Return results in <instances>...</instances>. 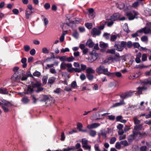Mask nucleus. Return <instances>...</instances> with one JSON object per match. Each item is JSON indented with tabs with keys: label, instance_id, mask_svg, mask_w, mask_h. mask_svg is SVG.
I'll return each instance as SVG.
<instances>
[{
	"label": "nucleus",
	"instance_id": "f257e3e1",
	"mask_svg": "<svg viewBox=\"0 0 151 151\" xmlns=\"http://www.w3.org/2000/svg\"><path fill=\"white\" fill-rule=\"evenodd\" d=\"M96 71L98 73L104 74L108 76H109L110 72L108 71V68H105L104 66L102 65H100L97 68L96 70Z\"/></svg>",
	"mask_w": 151,
	"mask_h": 151
},
{
	"label": "nucleus",
	"instance_id": "f03ea898",
	"mask_svg": "<svg viewBox=\"0 0 151 151\" xmlns=\"http://www.w3.org/2000/svg\"><path fill=\"white\" fill-rule=\"evenodd\" d=\"M21 78V74H19L17 72H15L11 77L12 80L14 82H19L20 81Z\"/></svg>",
	"mask_w": 151,
	"mask_h": 151
},
{
	"label": "nucleus",
	"instance_id": "7ed1b4c3",
	"mask_svg": "<svg viewBox=\"0 0 151 151\" xmlns=\"http://www.w3.org/2000/svg\"><path fill=\"white\" fill-rule=\"evenodd\" d=\"M41 83L39 82H37L34 84V87L35 88V90L36 91L39 93L42 91L43 88L42 87H40Z\"/></svg>",
	"mask_w": 151,
	"mask_h": 151
},
{
	"label": "nucleus",
	"instance_id": "20e7f679",
	"mask_svg": "<svg viewBox=\"0 0 151 151\" xmlns=\"http://www.w3.org/2000/svg\"><path fill=\"white\" fill-rule=\"evenodd\" d=\"M101 32L100 30L96 28H93L91 30V34L93 37L100 35Z\"/></svg>",
	"mask_w": 151,
	"mask_h": 151
},
{
	"label": "nucleus",
	"instance_id": "39448f33",
	"mask_svg": "<svg viewBox=\"0 0 151 151\" xmlns=\"http://www.w3.org/2000/svg\"><path fill=\"white\" fill-rule=\"evenodd\" d=\"M114 47L115 49L118 51H122L124 49V48L122 47V45L120 44V41H117L116 42Z\"/></svg>",
	"mask_w": 151,
	"mask_h": 151
},
{
	"label": "nucleus",
	"instance_id": "423d86ee",
	"mask_svg": "<svg viewBox=\"0 0 151 151\" xmlns=\"http://www.w3.org/2000/svg\"><path fill=\"white\" fill-rule=\"evenodd\" d=\"M24 93L25 94H30L34 91L33 87L32 86H28L27 88L24 89Z\"/></svg>",
	"mask_w": 151,
	"mask_h": 151
},
{
	"label": "nucleus",
	"instance_id": "0eeeda50",
	"mask_svg": "<svg viewBox=\"0 0 151 151\" xmlns=\"http://www.w3.org/2000/svg\"><path fill=\"white\" fill-rule=\"evenodd\" d=\"M88 16L89 18L93 19L95 16V13L93 9L91 8L88 9Z\"/></svg>",
	"mask_w": 151,
	"mask_h": 151
},
{
	"label": "nucleus",
	"instance_id": "6e6552de",
	"mask_svg": "<svg viewBox=\"0 0 151 151\" xmlns=\"http://www.w3.org/2000/svg\"><path fill=\"white\" fill-rule=\"evenodd\" d=\"M1 101L2 102V105H3L7 107H10L12 106V104L11 103L6 100L4 99H1Z\"/></svg>",
	"mask_w": 151,
	"mask_h": 151
},
{
	"label": "nucleus",
	"instance_id": "1a4fd4ad",
	"mask_svg": "<svg viewBox=\"0 0 151 151\" xmlns=\"http://www.w3.org/2000/svg\"><path fill=\"white\" fill-rule=\"evenodd\" d=\"M100 124L98 123H93L87 126V128L88 129L96 128L99 126Z\"/></svg>",
	"mask_w": 151,
	"mask_h": 151
},
{
	"label": "nucleus",
	"instance_id": "9d476101",
	"mask_svg": "<svg viewBox=\"0 0 151 151\" xmlns=\"http://www.w3.org/2000/svg\"><path fill=\"white\" fill-rule=\"evenodd\" d=\"M122 76V73L120 72H117L114 73L110 72V73L109 77H114L115 76H116L117 77H121Z\"/></svg>",
	"mask_w": 151,
	"mask_h": 151
},
{
	"label": "nucleus",
	"instance_id": "9b49d317",
	"mask_svg": "<svg viewBox=\"0 0 151 151\" xmlns=\"http://www.w3.org/2000/svg\"><path fill=\"white\" fill-rule=\"evenodd\" d=\"M90 53L91 57H92L93 61L96 60L98 57V54L96 53L95 51L93 50Z\"/></svg>",
	"mask_w": 151,
	"mask_h": 151
},
{
	"label": "nucleus",
	"instance_id": "f8f14e48",
	"mask_svg": "<svg viewBox=\"0 0 151 151\" xmlns=\"http://www.w3.org/2000/svg\"><path fill=\"white\" fill-rule=\"evenodd\" d=\"M120 14L119 13H116L111 16V19L113 21H115L118 19L120 17Z\"/></svg>",
	"mask_w": 151,
	"mask_h": 151
},
{
	"label": "nucleus",
	"instance_id": "ddd939ff",
	"mask_svg": "<svg viewBox=\"0 0 151 151\" xmlns=\"http://www.w3.org/2000/svg\"><path fill=\"white\" fill-rule=\"evenodd\" d=\"M125 104L123 100H122L120 101L119 102L116 103L114 104L111 106V107H115L119 106Z\"/></svg>",
	"mask_w": 151,
	"mask_h": 151
},
{
	"label": "nucleus",
	"instance_id": "4468645a",
	"mask_svg": "<svg viewBox=\"0 0 151 151\" xmlns=\"http://www.w3.org/2000/svg\"><path fill=\"white\" fill-rule=\"evenodd\" d=\"M32 13L33 12L32 11L29 10V9H26L25 12L26 18L27 19H29L30 16Z\"/></svg>",
	"mask_w": 151,
	"mask_h": 151
},
{
	"label": "nucleus",
	"instance_id": "2eb2a0df",
	"mask_svg": "<svg viewBox=\"0 0 151 151\" xmlns=\"http://www.w3.org/2000/svg\"><path fill=\"white\" fill-rule=\"evenodd\" d=\"M116 119L117 121L120 122L122 123H124L127 122L126 120L122 119V116L121 115L117 116L116 117Z\"/></svg>",
	"mask_w": 151,
	"mask_h": 151
},
{
	"label": "nucleus",
	"instance_id": "dca6fc26",
	"mask_svg": "<svg viewBox=\"0 0 151 151\" xmlns=\"http://www.w3.org/2000/svg\"><path fill=\"white\" fill-rule=\"evenodd\" d=\"M86 45L87 46H88L90 47H92L93 46L94 44L92 40L89 39L87 41Z\"/></svg>",
	"mask_w": 151,
	"mask_h": 151
},
{
	"label": "nucleus",
	"instance_id": "f3484780",
	"mask_svg": "<svg viewBox=\"0 0 151 151\" xmlns=\"http://www.w3.org/2000/svg\"><path fill=\"white\" fill-rule=\"evenodd\" d=\"M108 59L110 60L111 62H114L118 61V58H116V56H111L108 57Z\"/></svg>",
	"mask_w": 151,
	"mask_h": 151
},
{
	"label": "nucleus",
	"instance_id": "a211bd4d",
	"mask_svg": "<svg viewBox=\"0 0 151 151\" xmlns=\"http://www.w3.org/2000/svg\"><path fill=\"white\" fill-rule=\"evenodd\" d=\"M30 100L28 99V97L27 96L23 97L21 101L24 104H28L29 101Z\"/></svg>",
	"mask_w": 151,
	"mask_h": 151
},
{
	"label": "nucleus",
	"instance_id": "6ab92c4d",
	"mask_svg": "<svg viewBox=\"0 0 151 151\" xmlns=\"http://www.w3.org/2000/svg\"><path fill=\"white\" fill-rule=\"evenodd\" d=\"M20 72L19 73H21L22 74V75H21V78L20 81H26L27 79V77L25 75L24 76V75H23V73L24 72V71L22 70H19Z\"/></svg>",
	"mask_w": 151,
	"mask_h": 151
},
{
	"label": "nucleus",
	"instance_id": "aec40b11",
	"mask_svg": "<svg viewBox=\"0 0 151 151\" xmlns=\"http://www.w3.org/2000/svg\"><path fill=\"white\" fill-rule=\"evenodd\" d=\"M142 128V125L141 124H136L134 127V129L133 130L136 131L137 130H140Z\"/></svg>",
	"mask_w": 151,
	"mask_h": 151
},
{
	"label": "nucleus",
	"instance_id": "412c9836",
	"mask_svg": "<svg viewBox=\"0 0 151 151\" xmlns=\"http://www.w3.org/2000/svg\"><path fill=\"white\" fill-rule=\"evenodd\" d=\"M27 59L25 58H23L21 59V62L23 63L22 67L24 68H26L27 66Z\"/></svg>",
	"mask_w": 151,
	"mask_h": 151
},
{
	"label": "nucleus",
	"instance_id": "4be33fe9",
	"mask_svg": "<svg viewBox=\"0 0 151 151\" xmlns=\"http://www.w3.org/2000/svg\"><path fill=\"white\" fill-rule=\"evenodd\" d=\"M116 5L118 8L120 9H123L124 7V4L122 2H119Z\"/></svg>",
	"mask_w": 151,
	"mask_h": 151
},
{
	"label": "nucleus",
	"instance_id": "5701e85b",
	"mask_svg": "<svg viewBox=\"0 0 151 151\" xmlns=\"http://www.w3.org/2000/svg\"><path fill=\"white\" fill-rule=\"evenodd\" d=\"M44 98L47 99L45 100L46 103L48 105L49 104L50 105L51 104V103L52 102V100L51 99L48 98L47 96H45L44 97ZM52 101H52V102L53 103L54 100H53Z\"/></svg>",
	"mask_w": 151,
	"mask_h": 151
},
{
	"label": "nucleus",
	"instance_id": "b1692460",
	"mask_svg": "<svg viewBox=\"0 0 151 151\" xmlns=\"http://www.w3.org/2000/svg\"><path fill=\"white\" fill-rule=\"evenodd\" d=\"M86 72L87 74H90L91 73H95V71L94 70L92 69L91 67L88 68L86 70Z\"/></svg>",
	"mask_w": 151,
	"mask_h": 151
},
{
	"label": "nucleus",
	"instance_id": "393cba45",
	"mask_svg": "<svg viewBox=\"0 0 151 151\" xmlns=\"http://www.w3.org/2000/svg\"><path fill=\"white\" fill-rule=\"evenodd\" d=\"M147 89L146 88L144 87H138L137 88V89L138 90L137 91V93L138 94H140L142 93V90H145Z\"/></svg>",
	"mask_w": 151,
	"mask_h": 151
},
{
	"label": "nucleus",
	"instance_id": "a878e982",
	"mask_svg": "<svg viewBox=\"0 0 151 151\" xmlns=\"http://www.w3.org/2000/svg\"><path fill=\"white\" fill-rule=\"evenodd\" d=\"M99 46L103 48H106L108 46V44L107 43L102 42H100Z\"/></svg>",
	"mask_w": 151,
	"mask_h": 151
},
{
	"label": "nucleus",
	"instance_id": "bb28decb",
	"mask_svg": "<svg viewBox=\"0 0 151 151\" xmlns=\"http://www.w3.org/2000/svg\"><path fill=\"white\" fill-rule=\"evenodd\" d=\"M82 147L86 150H88V151H91V146L90 145H88V143H87L86 145H83Z\"/></svg>",
	"mask_w": 151,
	"mask_h": 151
},
{
	"label": "nucleus",
	"instance_id": "cd10ccee",
	"mask_svg": "<svg viewBox=\"0 0 151 151\" xmlns=\"http://www.w3.org/2000/svg\"><path fill=\"white\" fill-rule=\"evenodd\" d=\"M132 133L135 139L137 137H139V132L133 130L132 131Z\"/></svg>",
	"mask_w": 151,
	"mask_h": 151
},
{
	"label": "nucleus",
	"instance_id": "c85d7f7f",
	"mask_svg": "<svg viewBox=\"0 0 151 151\" xmlns=\"http://www.w3.org/2000/svg\"><path fill=\"white\" fill-rule=\"evenodd\" d=\"M145 14L147 16L151 15V9H146L145 10Z\"/></svg>",
	"mask_w": 151,
	"mask_h": 151
},
{
	"label": "nucleus",
	"instance_id": "c756f323",
	"mask_svg": "<svg viewBox=\"0 0 151 151\" xmlns=\"http://www.w3.org/2000/svg\"><path fill=\"white\" fill-rule=\"evenodd\" d=\"M0 93L3 94H6L8 93V91L5 88H0Z\"/></svg>",
	"mask_w": 151,
	"mask_h": 151
},
{
	"label": "nucleus",
	"instance_id": "7c9ffc66",
	"mask_svg": "<svg viewBox=\"0 0 151 151\" xmlns=\"http://www.w3.org/2000/svg\"><path fill=\"white\" fill-rule=\"evenodd\" d=\"M67 31H65L63 32V33L60 36V42H62L64 41L65 38V35L66 34Z\"/></svg>",
	"mask_w": 151,
	"mask_h": 151
},
{
	"label": "nucleus",
	"instance_id": "2f4dec72",
	"mask_svg": "<svg viewBox=\"0 0 151 151\" xmlns=\"http://www.w3.org/2000/svg\"><path fill=\"white\" fill-rule=\"evenodd\" d=\"M71 147L72 148H73L72 150H75L76 149H78L81 148V145L79 143H77L76 145L75 146H73Z\"/></svg>",
	"mask_w": 151,
	"mask_h": 151
},
{
	"label": "nucleus",
	"instance_id": "473e14b6",
	"mask_svg": "<svg viewBox=\"0 0 151 151\" xmlns=\"http://www.w3.org/2000/svg\"><path fill=\"white\" fill-rule=\"evenodd\" d=\"M144 34H148L151 33V29L147 27H144Z\"/></svg>",
	"mask_w": 151,
	"mask_h": 151
},
{
	"label": "nucleus",
	"instance_id": "72a5a7b5",
	"mask_svg": "<svg viewBox=\"0 0 151 151\" xmlns=\"http://www.w3.org/2000/svg\"><path fill=\"white\" fill-rule=\"evenodd\" d=\"M96 134V132L94 130H91L89 132V135L92 137H94Z\"/></svg>",
	"mask_w": 151,
	"mask_h": 151
},
{
	"label": "nucleus",
	"instance_id": "f704fd0d",
	"mask_svg": "<svg viewBox=\"0 0 151 151\" xmlns=\"http://www.w3.org/2000/svg\"><path fill=\"white\" fill-rule=\"evenodd\" d=\"M143 83L145 84L151 85V78L145 80L143 81Z\"/></svg>",
	"mask_w": 151,
	"mask_h": 151
},
{
	"label": "nucleus",
	"instance_id": "c9c22d12",
	"mask_svg": "<svg viewBox=\"0 0 151 151\" xmlns=\"http://www.w3.org/2000/svg\"><path fill=\"white\" fill-rule=\"evenodd\" d=\"M55 79L56 78L54 77H50L48 79V83L50 84H52L54 83Z\"/></svg>",
	"mask_w": 151,
	"mask_h": 151
},
{
	"label": "nucleus",
	"instance_id": "e433bc0d",
	"mask_svg": "<svg viewBox=\"0 0 151 151\" xmlns=\"http://www.w3.org/2000/svg\"><path fill=\"white\" fill-rule=\"evenodd\" d=\"M139 137L143 138L146 136L147 135V133L146 132H139Z\"/></svg>",
	"mask_w": 151,
	"mask_h": 151
},
{
	"label": "nucleus",
	"instance_id": "4c0bfd02",
	"mask_svg": "<svg viewBox=\"0 0 151 151\" xmlns=\"http://www.w3.org/2000/svg\"><path fill=\"white\" fill-rule=\"evenodd\" d=\"M70 86L73 88H76L77 87L76 82V81H73L71 84Z\"/></svg>",
	"mask_w": 151,
	"mask_h": 151
},
{
	"label": "nucleus",
	"instance_id": "58836bf2",
	"mask_svg": "<svg viewBox=\"0 0 151 151\" xmlns=\"http://www.w3.org/2000/svg\"><path fill=\"white\" fill-rule=\"evenodd\" d=\"M135 139V137H134L133 134L130 135L128 137V140L129 142H131L132 141Z\"/></svg>",
	"mask_w": 151,
	"mask_h": 151
},
{
	"label": "nucleus",
	"instance_id": "ea45409f",
	"mask_svg": "<svg viewBox=\"0 0 151 151\" xmlns=\"http://www.w3.org/2000/svg\"><path fill=\"white\" fill-rule=\"evenodd\" d=\"M66 63L64 62L61 63L60 66V69L62 70L65 69L66 68Z\"/></svg>",
	"mask_w": 151,
	"mask_h": 151
},
{
	"label": "nucleus",
	"instance_id": "a19ab883",
	"mask_svg": "<svg viewBox=\"0 0 151 151\" xmlns=\"http://www.w3.org/2000/svg\"><path fill=\"white\" fill-rule=\"evenodd\" d=\"M117 35H112L111 36V40L112 41H114L118 37Z\"/></svg>",
	"mask_w": 151,
	"mask_h": 151
},
{
	"label": "nucleus",
	"instance_id": "79ce46f5",
	"mask_svg": "<svg viewBox=\"0 0 151 151\" xmlns=\"http://www.w3.org/2000/svg\"><path fill=\"white\" fill-rule=\"evenodd\" d=\"M127 15L128 16V18L129 20H132L134 18V17L131 13H128L127 14Z\"/></svg>",
	"mask_w": 151,
	"mask_h": 151
},
{
	"label": "nucleus",
	"instance_id": "37998d69",
	"mask_svg": "<svg viewBox=\"0 0 151 151\" xmlns=\"http://www.w3.org/2000/svg\"><path fill=\"white\" fill-rule=\"evenodd\" d=\"M73 36L76 39H78L79 37V34L76 31H74L73 33Z\"/></svg>",
	"mask_w": 151,
	"mask_h": 151
},
{
	"label": "nucleus",
	"instance_id": "c03bdc74",
	"mask_svg": "<svg viewBox=\"0 0 151 151\" xmlns=\"http://www.w3.org/2000/svg\"><path fill=\"white\" fill-rule=\"evenodd\" d=\"M141 40L143 42H146L148 41V39L147 36H143L141 37Z\"/></svg>",
	"mask_w": 151,
	"mask_h": 151
},
{
	"label": "nucleus",
	"instance_id": "a18cd8bd",
	"mask_svg": "<svg viewBox=\"0 0 151 151\" xmlns=\"http://www.w3.org/2000/svg\"><path fill=\"white\" fill-rule=\"evenodd\" d=\"M122 145H123L124 146H127L129 145V144L126 140L122 141L121 142Z\"/></svg>",
	"mask_w": 151,
	"mask_h": 151
},
{
	"label": "nucleus",
	"instance_id": "49530a36",
	"mask_svg": "<svg viewBox=\"0 0 151 151\" xmlns=\"http://www.w3.org/2000/svg\"><path fill=\"white\" fill-rule=\"evenodd\" d=\"M139 2L138 1V0L136 1L132 5V6L134 8L137 7L139 5Z\"/></svg>",
	"mask_w": 151,
	"mask_h": 151
},
{
	"label": "nucleus",
	"instance_id": "de8ad7c7",
	"mask_svg": "<svg viewBox=\"0 0 151 151\" xmlns=\"http://www.w3.org/2000/svg\"><path fill=\"white\" fill-rule=\"evenodd\" d=\"M116 140V138L115 137H112L111 138L110 143L111 144H114Z\"/></svg>",
	"mask_w": 151,
	"mask_h": 151
},
{
	"label": "nucleus",
	"instance_id": "09e8293b",
	"mask_svg": "<svg viewBox=\"0 0 151 151\" xmlns=\"http://www.w3.org/2000/svg\"><path fill=\"white\" fill-rule=\"evenodd\" d=\"M120 97L123 99H125L129 97L127 93H125L120 95Z\"/></svg>",
	"mask_w": 151,
	"mask_h": 151
},
{
	"label": "nucleus",
	"instance_id": "8fccbe9b",
	"mask_svg": "<svg viewBox=\"0 0 151 151\" xmlns=\"http://www.w3.org/2000/svg\"><path fill=\"white\" fill-rule=\"evenodd\" d=\"M120 97L123 99H125L129 97L127 93H125L120 95Z\"/></svg>",
	"mask_w": 151,
	"mask_h": 151
},
{
	"label": "nucleus",
	"instance_id": "3c124183",
	"mask_svg": "<svg viewBox=\"0 0 151 151\" xmlns=\"http://www.w3.org/2000/svg\"><path fill=\"white\" fill-rule=\"evenodd\" d=\"M121 142H117L116 143L115 145V147L117 149H120L121 147Z\"/></svg>",
	"mask_w": 151,
	"mask_h": 151
},
{
	"label": "nucleus",
	"instance_id": "603ef678",
	"mask_svg": "<svg viewBox=\"0 0 151 151\" xmlns=\"http://www.w3.org/2000/svg\"><path fill=\"white\" fill-rule=\"evenodd\" d=\"M48 77L47 76H44L42 79V81L44 84H45L47 83Z\"/></svg>",
	"mask_w": 151,
	"mask_h": 151
},
{
	"label": "nucleus",
	"instance_id": "864d4df0",
	"mask_svg": "<svg viewBox=\"0 0 151 151\" xmlns=\"http://www.w3.org/2000/svg\"><path fill=\"white\" fill-rule=\"evenodd\" d=\"M1 107L4 110V111L5 112H8L9 111V109L8 108V107H6V106L3 105H1Z\"/></svg>",
	"mask_w": 151,
	"mask_h": 151
},
{
	"label": "nucleus",
	"instance_id": "5fc2aeb1",
	"mask_svg": "<svg viewBox=\"0 0 151 151\" xmlns=\"http://www.w3.org/2000/svg\"><path fill=\"white\" fill-rule=\"evenodd\" d=\"M134 121L135 124H138L140 123V120H138L136 117H134Z\"/></svg>",
	"mask_w": 151,
	"mask_h": 151
},
{
	"label": "nucleus",
	"instance_id": "6e6d98bb",
	"mask_svg": "<svg viewBox=\"0 0 151 151\" xmlns=\"http://www.w3.org/2000/svg\"><path fill=\"white\" fill-rule=\"evenodd\" d=\"M115 50L114 49H109L107 50L106 52L107 53H110L111 54H114L115 53Z\"/></svg>",
	"mask_w": 151,
	"mask_h": 151
},
{
	"label": "nucleus",
	"instance_id": "4d7b16f0",
	"mask_svg": "<svg viewBox=\"0 0 151 151\" xmlns=\"http://www.w3.org/2000/svg\"><path fill=\"white\" fill-rule=\"evenodd\" d=\"M86 76L89 80L91 81L93 80V75L88 74H87Z\"/></svg>",
	"mask_w": 151,
	"mask_h": 151
},
{
	"label": "nucleus",
	"instance_id": "13d9d810",
	"mask_svg": "<svg viewBox=\"0 0 151 151\" xmlns=\"http://www.w3.org/2000/svg\"><path fill=\"white\" fill-rule=\"evenodd\" d=\"M82 145H86L88 143V141L86 138H83L81 140Z\"/></svg>",
	"mask_w": 151,
	"mask_h": 151
},
{
	"label": "nucleus",
	"instance_id": "bf43d9fd",
	"mask_svg": "<svg viewBox=\"0 0 151 151\" xmlns=\"http://www.w3.org/2000/svg\"><path fill=\"white\" fill-rule=\"evenodd\" d=\"M75 60V58L73 56L71 57H67L66 61L68 62H71Z\"/></svg>",
	"mask_w": 151,
	"mask_h": 151
},
{
	"label": "nucleus",
	"instance_id": "052dcab7",
	"mask_svg": "<svg viewBox=\"0 0 151 151\" xmlns=\"http://www.w3.org/2000/svg\"><path fill=\"white\" fill-rule=\"evenodd\" d=\"M73 149V148H72L71 147H68L67 148H64L62 150H60V151H70L72 150Z\"/></svg>",
	"mask_w": 151,
	"mask_h": 151
},
{
	"label": "nucleus",
	"instance_id": "680f3d73",
	"mask_svg": "<svg viewBox=\"0 0 151 151\" xmlns=\"http://www.w3.org/2000/svg\"><path fill=\"white\" fill-rule=\"evenodd\" d=\"M43 17V21L44 22V25L46 26L48 23V19L46 17H44L43 16H42Z\"/></svg>",
	"mask_w": 151,
	"mask_h": 151
},
{
	"label": "nucleus",
	"instance_id": "e2e57ef3",
	"mask_svg": "<svg viewBox=\"0 0 151 151\" xmlns=\"http://www.w3.org/2000/svg\"><path fill=\"white\" fill-rule=\"evenodd\" d=\"M86 27L88 29H90L92 27V25L91 23H87L85 24Z\"/></svg>",
	"mask_w": 151,
	"mask_h": 151
},
{
	"label": "nucleus",
	"instance_id": "0e129e2a",
	"mask_svg": "<svg viewBox=\"0 0 151 151\" xmlns=\"http://www.w3.org/2000/svg\"><path fill=\"white\" fill-rule=\"evenodd\" d=\"M83 127V125L81 123L79 122L78 123L77 125V128L80 131L82 129V128Z\"/></svg>",
	"mask_w": 151,
	"mask_h": 151
},
{
	"label": "nucleus",
	"instance_id": "69168bd1",
	"mask_svg": "<svg viewBox=\"0 0 151 151\" xmlns=\"http://www.w3.org/2000/svg\"><path fill=\"white\" fill-rule=\"evenodd\" d=\"M123 29L125 32L127 33L129 32V30L128 28L127 24H125V26L123 27Z\"/></svg>",
	"mask_w": 151,
	"mask_h": 151
},
{
	"label": "nucleus",
	"instance_id": "338daca9",
	"mask_svg": "<svg viewBox=\"0 0 151 151\" xmlns=\"http://www.w3.org/2000/svg\"><path fill=\"white\" fill-rule=\"evenodd\" d=\"M59 59L61 61H66L67 57L63 56L59 57Z\"/></svg>",
	"mask_w": 151,
	"mask_h": 151
},
{
	"label": "nucleus",
	"instance_id": "774afa93",
	"mask_svg": "<svg viewBox=\"0 0 151 151\" xmlns=\"http://www.w3.org/2000/svg\"><path fill=\"white\" fill-rule=\"evenodd\" d=\"M103 36L106 39H109L110 37V34L107 33H105Z\"/></svg>",
	"mask_w": 151,
	"mask_h": 151
}]
</instances>
